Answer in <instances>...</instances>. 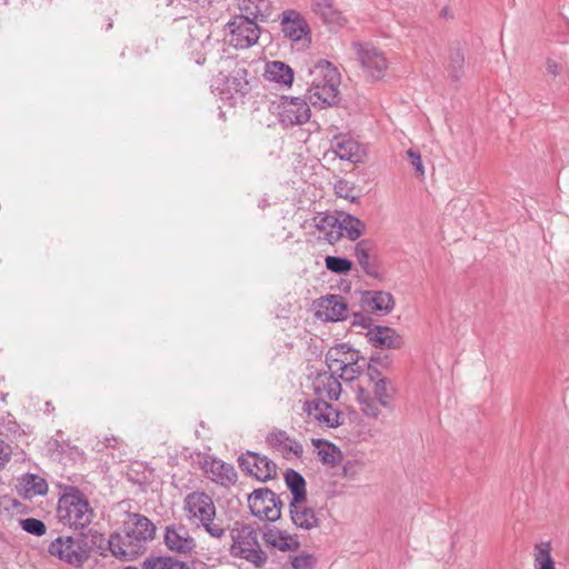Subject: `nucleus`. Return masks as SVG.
<instances>
[{
    "mask_svg": "<svg viewBox=\"0 0 569 569\" xmlns=\"http://www.w3.org/2000/svg\"><path fill=\"white\" fill-rule=\"evenodd\" d=\"M284 481L292 495L290 501L302 502L307 500L306 480L298 471L288 469L284 472Z\"/></svg>",
    "mask_w": 569,
    "mask_h": 569,
    "instance_id": "30",
    "label": "nucleus"
},
{
    "mask_svg": "<svg viewBox=\"0 0 569 569\" xmlns=\"http://www.w3.org/2000/svg\"><path fill=\"white\" fill-rule=\"evenodd\" d=\"M333 190L337 197L350 200L351 202H355L359 198L356 193V184L342 178L335 182Z\"/></svg>",
    "mask_w": 569,
    "mask_h": 569,
    "instance_id": "41",
    "label": "nucleus"
},
{
    "mask_svg": "<svg viewBox=\"0 0 569 569\" xmlns=\"http://www.w3.org/2000/svg\"><path fill=\"white\" fill-rule=\"evenodd\" d=\"M104 539L97 532L91 535V543L84 535L78 537H58L48 548L51 556L64 561L73 567H80L90 557L92 545H98L99 549H103Z\"/></svg>",
    "mask_w": 569,
    "mask_h": 569,
    "instance_id": "5",
    "label": "nucleus"
},
{
    "mask_svg": "<svg viewBox=\"0 0 569 569\" xmlns=\"http://www.w3.org/2000/svg\"><path fill=\"white\" fill-rule=\"evenodd\" d=\"M289 512L297 529L310 531L320 527L321 519L315 508L307 505V500L302 502L290 501Z\"/></svg>",
    "mask_w": 569,
    "mask_h": 569,
    "instance_id": "17",
    "label": "nucleus"
},
{
    "mask_svg": "<svg viewBox=\"0 0 569 569\" xmlns=\"http://www.w3.org/2000/svg\"><path fill=\"white\" fill-rule=\"evenodd\" d=\"M345 236L342 228L340 226L339 219L336 217V223L330 226V228L323 233V238L329 243H336L341 239V237Z\"/></svg>",
    "mask_w": 569,
    "mask_h": 569,
    "instance_id": "46",
    "label": "nucleus"
},
{
    "mask_svg": "<svg viewBox=\"0 0 569 569\" xmlns=\"http://www.w3.org/2000/svg\"><path fill=\"white\" fill-rule=\"evenodd\" d=\"M251 513L260 520L276 521L281 517L282 501L269 488L256 489L248 496Z\"/></svg>",
    "mask_w": 569,
    "mask_h": 569,
    "instance_id": "7",
    "label": "nucleus"
},
{
    "mask_svg": "<svg viewBox=\"0 0 569 569\" xmlns=\"http://www.w3.org/2000/svg\"><path fill=\"white\" fill-rule=\"evenodd\" d=\"M335 223L336 217L332 214H326L316 218V227L322 233H325L330 228V226Z\"/></svg>",
    "mask_w": 569,
    "mask_h": 569,
    "instance_id": "48",
    "label": "nucleus"
},
{
    "mask_svg": "<svg viewBox=\"0 0 569 569\" xmlns=\"http://www.w3.org/2000/svg\"><path fill=\"white\" fill-rule=\"evenodd\" d=\"M203 469L212 481L224 487L233 485L238 478L233 466L219 459L206 461Z\"/></svg>",
    "mask_w": 569,
    "mask_h": 569,
    "instance_id": "24",
    "label": "nucleus"
},
{
    "mask_svg": "<svg viewBox=\"0 0 569 569\" xmlns=\"http://www.w3.org/2000/svg\"><path fill=\"white\" fill-rule=\"evenodd\" d=\"M407 156H408V159H409L411 166L413 167V169L416 171V174L418 177L422 178L425 176V167H423V163L421 160L420 152L417 150H413V149H409L407 151Z\"/></svg>",
    "mask_w": 569,
    "mask_h": 569,
    "instance_id": "45",
    "label": "nucleus"
},
{
    "mask_svg": "<svg viewBox=\"0 0 569 569\" xmlns=\"http://www.w3.org/2000/svg\"><path fill=\"white\" fill-rule=\"evenodd\" d=\"M123 528L138 545H142L143 550L146 543L152 540L156 533V526L146 516L139 513H130Z\"/></svg>",
    "mask_w": 569,
    "mask_h": 569,
    "instance_id": "18",
    "label": "nucleus"
},
{
    "mask_svg": "<svg viewBox=\"0 0 569 569\" xmlns=\"http://www.w3.org/2000/svg\"><path fill=\"white\" fill-rule=\"evenodd\" d=\"M143 569H190L183 561L177 560L172 557L166 556H151L144 559L142 563Z\"/></svg>",
    "mask_w": 569,
    "mask_h": 569,
    "instance_id": "33",
    "label": "nucleus"
},
{
    "mask_svg": "<svg viewBox=\"0 0 569 569\" xmlns=\"http://www.w3.org/2000/svg\"><path fill=\"white\" fill-rule=\"evenodd\" d=\"M372 248L370 240H361L355 247V256L367 274H375V267L370 263L369 251Z\"/></svg>",
    "mask_w": 569,
    "mask_h": 569,
    "instance_id": "35",
    "label": "nucleus"
},
{
    "mask_svg": "<svg viewBox=\"0 0 569 569\" xmlns=\"http://www.w3.org/2000/svg\"><path fill=\"white\" fill-rule=\"evenodd\" d=\"M230 536L231 556L246 559L258 568L267 562V553L261 549L257 531L251 526L236 523Z\"/></svg>",
    "mask_w": 569,
    "mask_h": 569,
    "instance_id": "6",
    "label": "nucleus"
},
{
    "mask_svg": "<svg viewBox=\"0 0 569 569\" xmlns=\"http://www.w3.org/2000/svg\"><path fill=\"white\" fill-rule=\"evenodd\" d=\"M20 526L26 532L37 537H41L47 532L44 522L36 518L20 519Z\"/></svg>",
    "mask_w": 569,
    "mask_h": 569,
    "instance_id": "43",
    "label": "nucleus"
},
{
    "mask_svg": "<svg viewBox=\"0 0 569 569\" xmlns=\"http://www.w3.org/2000/svg\"><path fill=\"white\" fill-rule=\"evenodd\" d=\"M465 56L461 50L457 49L450 53L447 67L449 78L453 82H458L463 74Z\"/></svg>",
    "mask_w": 569,
    "mask_h": 569,
    "instance_id": "37",
    "label": "nucleus"
},
{
    "mask_svg": "<svg viewBox=\"0 0 569 569\" xmlns=\"http://www.w3.org/2000/svg\"><path fill=\"white\" fill-rule=\"evenodd\" d=\"M207 44H210L209 37H207V41L202 43V47L206 48Z\"/></svg>",
    "mask_w": 569,
    "mask_h": 569,
    "instance_id": "54",
    "label": "nucleus"
},
{
    "mask_svg": "<svg viewBox=\"0 0 569 569\" xmlns=\"http://www.w3.org/2000/svg\"><path fill=\"white\" fill-rule=\"evenodd\" d=\"M368 341L379 349H400L403 346L402 337L390 327L376 326L367 332Z\"/></svg>",
    "mask_w": 569,
    "mask_h": 569,
    "instance_id": "19",
    "label": "nucleus"
},
{
    "mask_svg": "<svg viewBox=\"0 0 569 569\" xmlns=\"http://www.w3.org/2000/svg\"><path fill=\"white\" fill-rule=\"evenodd\" d=\"M244 1H246V0H239V3H242V2H244Z\"/></svg>",
    "mask_w": 569,
    "mask_h": 569,
    "instance_id": "55",
    "label": "nucleus"
},
{
    "mask_svg": "<svg viewBox=\"0 0 569 569\" xmlns=\"http://www.w3.org/2000/svg\"><path fill=\"white\" fill-rule=\"evenodd\" d=\"M316 563L317 559L310 553H301L291 559L293 569H313Z\"/></svg>",
    "mask_w": 569,
    "mask_h": 569,
    "instance_id": "44",
    "label": "nucleus"
},
{
    "mask_svg": "<svg viewBox=\"0 0 569 569\" xmlns=\"http://www.w3.org/2000/svg\"><path fill=\"white\" fill-rule=\"evenodd\" d=\"M359 351L352 349L347 343H339L335 347H331L326 353V363L328 366L329 371H335L336 367H341L342 365L349 363L348 360L353 357H358Z\"/></svg>",
    "mask_w": 569,
    "mask_h": 569,
    "instance_id": "28",
    "label": "nucleus"
},
{
    "mask_svg": "<svg viewBox=\"0 0 569 569\" xmlns=\"http://www.w3.org/2000/svg\"><path fill=\"white\" fill-rule=\"evenodd\" d=\"M325 264L329 271L338 274H346L352 268V262L349 259L335 256H327Z\"/></svg>",
    "mask_w": 569,
    "mask_h": 569,
    "instance_id": "42",
    "label": "nucleus"
},
{
    "mask_svg": "<svg viewBox=\"0 0 569 569\" xmlns=\"http://www.w3.org/2000/svg\"><path fill=\"white\" fill-rule=\"evenodd\" d=\"M343 234L355 241L362 236L366 224L357 217L343 213L338 217Z\"/></svg>",
    "mask_w": 569,
    "mask_h": 569,
    "instance_id": "31",
    "label": "nucleus"
},
{
    "mask_svg": "<svg viewBox=\"0 0 569 569\" xmlns=\"http://www.w3.org/2000/svg\"><path fill=\"white\" fill-rule=\"evenodd\" d=\"M11 456V447L3 440H0V469L9 461Z\"/></svg>",
    "mask_w": 569,
    "mask_h": 569,
    "instance_id": "50",
    "label": "nucleus"
},
{
    "mask_svg": "<svg viewBox=\"0 0 569 569\" xmlns=\"http://www.w3.org/2000/svg\"><path fill=\"white\" fill-rule=\"evenodd\" d=\"M263 541L267 546L283 552L297 551L300 548V541L296 535L276 527L263 532Z\"/></svg>",
    "mask_w": 569,
    "mask_h": 569,
    "instance_id": "22",
    "label": "nucleus"
},
{
    "mask_svg": "<svg viewBox=\"0 0 569 569\" xmlns=\"http://www.w3.org/2000/svg\"><path fill=\"white\" fill-rule=\"evenodd\" d=\"M370 323H371L370 317H368L363 313H359V312L353 313L352 321H351V325L353 327H361V328L370 329Z\"/></svg>",
    "mask_w": 569,
    "mask_h": 569,
    "instance_id": "49",
    "label": "nucleus"
},
{
    "mask_svg": "<svg viewBox=\"0 0 569 569\" xmlns=\"http://www.w3.org/2000/svg\"><path fill=\"white\" fill-rule=\"evenodd\" d=\"M317 448L318 458L322 463L336 466L339 462L341 458V451L332 443L318 441Z\"/></svg>",
    "mask_w": 569,
    "mask_h": 569,
    "instance_id": "36",
    "label": "nucleus"
},
{
    "mask_svg": "<svg viewBox=\"0 0 569 569\" xmlns=\"http://www.w3.org/2000/svg\"><path fill=\"white\" fill-rule=\"evenodd\" d=\"M24 489L28 498L43 496L48 492V483L37 475H28L24 480Z\"/></svg>",
    "mask_w": 569,
    "mask_h": 569,
    "instance_id": "39",
    "label": "nucleus"
},
{
    "mask_svg": "<svg viewBox=\"0 0 569 569\" xmlns=\"http://www.w3.org/2000/svg\"><path fill=\"white\" fill-rule=\"evenodd\" d=\"M281 31L286 38L299 41L309 32V26L300 12L286 10L281 14Z\"/></svg>",
    "mask_w": 569,
    "mask_h": 569,
    "instance_id": "21",
    "label": "nucleus"
},
{
    "mask_svg": "<svg viewBox=\"0 0 569 569\" xmlns=\"http://www.w3.org/2000/svg\"><path fill=\"white\" fill-rule=\"evenodd\" d=\"M216 81L221 92L230 97L234 94L244 96L251 89L250 81L248 80V71L244 68H237L232 70L229 76L220 73Z\"/></svg>",
    "mask_w": 569,
    "mask_h": 569,
    "instance_id": "16",
    "label": "nucleus"
},
{
    "mask_svg": "<svg viewBox=\"0 0 569 569\" xmlns=\"http://www.w3.org/2000/svg\"><path fill=\"white\" fill-rule=\"evenodd\" d=\"M306 99L316 108H327L338 102L340 73L327 60H319L309 69Z\"/></svg>",
    "mask_w": 569,
    "mask_h": 569,
    "instance_id": "2",
    "label": "nucleus"
},
{
    "mask_svg": "<svg viewBox=\"0 0 569 569\" xmlns=\"http://www.w3.org/2000/svg\"><path fill=\"white\" fill-rule=\"evenodd\" d=\"M369 305L376 311L389 313L393 309L395 300L389 292L375 291L370 298Z\"/></svg>",
    "mask_w": 569,
    "mask_h": 569,
    "instance_id": "38",
    "label": "nucleus"
},
{
    "mask_svg": "<svg viewBox=\"0 0 569 569\" xmlns=\"http://www.w3.org/2000/svg\"><path fill=\"white\" fill-rule=\"evenodd\" d=\"M316 316L325 321H342L348 317V306L339 295H328L318 300Z\"/></svg>",
    "mask_w": 569,
    "mask_h": 569,
    "instance_id": "15",
    "label": "nucleus"
},
{
    "mask_svg": "<svg viewBox=\"0 0 569 569\" xmlns=\"http://www.w3.org/2000/svg\"><path fill=\"white\" fill-rule=\"evenodd\" d=\"M238 462L242 471L260 481H267L277 476V465L257 452L247 451L239 457Z\"/></svg>",
    "mask_w": 569,
    "mask_h": 569,
    "instance_id": "11",
    "label": "nucleus"
},
{
    "mask_svg": "<svg viewBox=\"0 0 569 569\" xmlns=\"http://www.w3.org/2000/svg\"><path fill=\"white\" fill-rule=\"evenodd\" d=\"M53 410H54V407L52 406V403L50 401L46 402V411L51 412Z\"/></svg>",
    "mask_w": 569,
    "mask_h": 569,
    "instance_id": "52",
    "label": "nucleus"
},
{
    "mask_svg": "<svg viewBox=\"0 0 569 569\" xmlns=\"http://www.w3.org/2000/svg\"><path fill=\"white\" fill-rule=\"evenodd\" d=\"M186 519L197 528H203L212 538L224 537V527L214 521L216 506L212 498L202 491L188 493L183 499Z\"/></svg>",
    "mask_w": 569,
    "mask_h": 569,
    "instance_id": "3",
    "label": "nucleus"
},
{
    "mask_svg": "<svg viewBox=\"0 0 569 569\" xmlns=\"http://www.w3.org/2000/svg\"><path fill=\"white\" fill-rule=\"evenodd\" d=\"M312 386L318 399L329 401L338 400L342 391L339 378L331 371L318 373Z\"/></svg>",
    "mask_w": 569,
    "mask_h": 569,
    "instance_id": "20",
    "label": "nucleus"
},
{
    "mask_svg": "<svg viewBox=\"0 0 569 569\" xmlns=\"http://www.w3.org/2000/svg\"><path fill=\"white\" fill-rule=\"evenodd\" d=\"M312 11L330 28H341L347 23L343 13L335 6L333 0H312Z\"/></svg>",
    "mask_w": 569,
    "mask_h": 569,
    "instance_id": "23",
    "label": "nucleus"
},
{
    "mask_svg": "<svg viewBox=\"0 0 569 569\" xmlns=\"http://www.w3.org/2000/svg\"><path fill=\"white\" fill-rule=\"evenodd\" d=\"M228 42L236 49H248L256 44L260 38V28L248 16H236L226 26Z\"/></svg>",
    "mask_w": 569,
    "mask_h": 569,
    "instance_id": "8",
    "label": "nucleus"
},
{
    "mask_svg": "<svg viewBox=\"0 0 569 569\" xmlns=\"http://www.w3.org/2000/svg\"><path fill=\"white\" fill-rule=\"evenodd\" d=\"M278 108L279 121L286 127L302 124L310 119V108L305 99L282 97Z\"/></svg>",
    "mask_w": 569,
    "mask_h": 569,
    "instance_id": "12",
    "label": "nucleus"
},
{
    "mask_svg": "<svg viewBox=\"0 0 569 569\" xmlns=\"http://www.w3.org/2000/svg\"><path fill=\"white\" fill-rule=\"evenodd\" d=\"M204 61H206V58H204V57H200V56H199L198 58H196V62H197L198 64H203V63H204Z\"/></svg>",
    "mask_w": 569,
    "mask_h": 569,
    "instance_id": "53",
    "label": "nucleus"
},
{
    "mask_svg": "<svg viewBox=\"0 0 569 569\" xmlns=\"http://www.w3.org/2000/svg\"><path fill=\"white\" fill-rule=\"evenodd\" d=\"M303 411L309 419L316 421L320 427L337 428L343 422L341 411L323 399L306 401Z\"/></svg>",
    "mask_w": 569,
    "mask_h": 569,
    "instance_id": "10",
    "label": "nucleus"
},
{
    "mask_svg": "<svg viewBox=\"0 0 569 569\" xmlns=\"http://www.w3.org/2000/svg\"><path fill=\"white\" fill-rule=\"evenodd\" d=\"M387 359V357L380 356L370 358L367 372L369 385L367 388L359 387L357 390L356 400L360 411L367 418L379 419L381 409L393 411L397 388L392 380L383 376L377 368V365H383Z\"/></svg>",
    "mask_w": 569,
    "mask_h": 569,
    "instance_id": "1",
    "label": "nucleus"
},
{
    "mask_svg": "<svg viewBox=\"0 0 569 569\" xmlns=\"http://www.w3.org/2000/svg\"><path fill=\"white\" fill-rule=\"evenodd\" d=\"M348 362L349 363H346V366L336 367L335 371H332L339 379L345 381H353L363 372L365 368L368 369L370 365V361L368 362L360 353H358V357L350 358Z\"/></svg>",
    "mask_w": 569,
    "mask_h": 569,
    "instance_id": "29",
    "label": "nucleus"
},
{
    "mask_svg": "<svg viewBox=\"0 0 569 569\" xmlns=\"http://www.w3.org/2000/svg\"><path fill=\"white\" fill-rule=\"evenodd\" d=\"M352 49L366 77L380 80L388 69L385 53L371 43L353 42Z\"/></svg>",
    "mask_w": 569,
    "mask_h": 569,
    "instance_id": "9",
    "label": "nucleus"
},
{
    "mask_svg": "<svg viewBox=\"0 0 569 569\" xmlns=\"http://www.w3.org/2000/svg\"><path fill=\"white\" fill-rule=\"evenodd\" d=\"M545 73L552 81L557 78L569 79L567 54L561 51H550L545 59Z\"/></svg>",
    "mask_w": 569,
    "mask_h": 569,
    "instance_id": "25",
    "label": "nucleus"
},
{
    "mask_svg": "<svg viewBox=\"0 0 569 569\" xmlns=\"http://www.w3.org/2000/svg\"><path fill=\"white\" fill-rule=\"evenodd\" d=\"M94 511L84 495L74 487H69L59 498L57 517L59 521L76 530L88 527Z\"/></svg>",
    "mask_w": 569,
    "mask_h": 569,
    "instance_id": "4",
    "label": "nucleus"
},
{
    "mask_svg": "<svg viewBox=\"0 0 569 569\" xmlns=\"http://www.w3.org/2000/svg\"><path fill=\"white\" fill-rule=\"evenodd\" d=\"M535 568L555 569V562L550 555L549 543H540L535 547Z\"/></svg>",
    "mask_w": 569,
    "mask_h": 569,
    "instance_id": "40",
    "label": "nucleus"
},
{
    "mask_svg": "<svg viewBox=\"0 0 569 569\" xmlns=\"http://www.w3.org/2000/svg\"><path fill=\"white\" fill-rule=\"evenodd\" d=\"M163 541L166 547L179 555H188L196 547L194 539L190 536L188 529L182 525H170L166 527Z\"/></svg>",
    "mask_w": 569,
    "mask_h": 569,
    "instance_id": "14",
    "label": "nucleus"
},
{
    "mask_svg": "<svg viewBox=\"0 0 569 569\" xmlns=\"http://www.w3.org/2000/svg\"><path fill=\"white\" fill-rule=\"evenodd\" d=\"M106 543L111 555L123 561H131L144 551L124 528L122 532H113Z\"/></svg>",
    "mask_w": 569,
    "mask_h": 569,
    "instance_id": "13",
    "label": "nucleus"
},
{
    "mask_svg": "<svg viewBox=\"0 0 569 569\" xmlns=\"http://www.w3.org/2000/svg\"><path fill=\"white\" fill-rule=\"evenodd\" d=\"M331 149L341 160L350 162L360 161V146L351 137L340 134L331 141Z\"/></svg>",
    "mask_w": 569,
    "mask_h": 569,
    "instance_id": "26",
    "label": "nucleus"
},
{
    "mask_svg": "<svg viewBox=\"0 0 569 569\" xmlns=\"http://www.w3.org/2000/svg\"><path fill=\"white\" fill-rule=\"evenodd\" d=\"M269 440L272 445L280 447L283 451L300 457L303 452L302 445L290 438L286 431L278 430L270 435Z\"/></svg>",
    "mask_w": 569,
    "mask_h": 569,
    "instance_id": "32",
    "label": "nucleus"
},
{
    "mask_svg": "<svg viewBox=\"0 0 569 569\" xmlns=\"http://www.w3.org/2000/svg\"><path fill=\"white\" fill-rule=\"evenodd\" d=\"M239 9L256 21L258 18L266 19L269 16L270 2L269 0H246L239 3Z\"/></svg>",
    "mask_w": 569,
    "mask_h": 569,
    "instance_id": "34",
    "label": "nucleus"
},
{
    "mask_svg": "<svg viewBox=\"0 0 569 569\" xmlns=\"http://www.w3.org/2000/svg\"><path fill=\"white\" fill-rule=\"evenodd\" d=\"M264 78L271 82L290 87L293 81V71L284 62L270 61L266 64Z\"/></svg>",
    "mask_w": 569,
    "mask_h": 569,
    "instance_id": "27",
    "label": "nucleus"
},
{
    "mask_svg": "<svg viewBox=\"0 0 569 569\" xmlns=\"http://www.w3.org/2000/svg\"><path fill=\"white\" fill-rule=\"evenodd\" d=\"M18 423L10 416L7 418H0V435L10 436L18 432Z\"/></svg>",
    "mask_w": 569,
    "mask_h": 569,
    "instance_id": "47",
    "label": "nucleus"
},
{
    "mask_svg": "<svg viewBox=\"0 0 569 569\" xmlns=\"http://www.w3.org/2000/svg\"><path fill=\"white\" fill-rule=\"evenodd\" d=\"M104 441H106V446L107 447H116L118 445V442H119V440L116 437H113V436L111 438L107 437L104 439Z\"/></svg>",
    "mask_w": 569,
    "mask_h": 569,
    "instance_id": "51",
    "label": "nucleus"
}]
</instances>
